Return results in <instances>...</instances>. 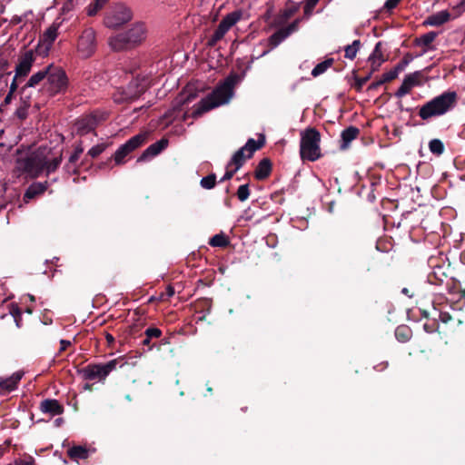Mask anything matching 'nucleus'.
<instances>
[{
    "instance_id": "obj_16",
    "label": "nucleus",
    "mask_w": 465,
    "mask_h": 465,
    "mask_svg": "<svg viewBox=\"0 0 465 465\" xmlns=\"http://www.w3.org/2000/svg\"><path fill=\"white\" fill-rule=\"evenodd\" d=\"M34 62V52L32 50L26 51L19 59V63L15 68V76H26L31 70Z\"/></svg>"
},
{
    "instance_id": "obj_12",
    "label": "nucleus",
    "mask_w": 465,
    "mask_h": 465,
    "mask_svg": "<svg viewBox=\"0 0 465 465\" xmlns=\"http://www.w3.org/2000/svg\"><path fill=\"white\" fill-rule=\"evenodd\" d=\"M146 134H138L130 138L125 143L122 144L115 152L114 159L116 164L124 163V157L130 153L140 147L146 141Z\"/></svg>"
},
{
    "instance_id": "obj_20",
    "label": "nucleus",
    "mask_w": 465,
    "mask_h": 465,
    "mask_svg": "<svg viewBox=\"0 0 465 465\" xmlns=\"http://www.w3.org/2000/svg\"><path fill=\"white\" fill-rule=\"evenodd\" d=\"M439 33L430 31L419 37H416L413 41L415 46H422L423 54L427 51H434L436 47L433 45V41L437 38Z\"/></svg>"
},
{
    "instance_id": "obj_54",
    "label": "nucleus",
    "mask_w": 465,
    "mask_h": 465,
    "mask_svg": "<svg viewBox=\"0 0 465 465\" xmlns=\"http://www.w3.org/2000/svg\"><path fill=\"white\" fill-rule=\"evenodd\" d=\"M21 76H14V79L10 84V88H9V91L11 93H15L18 87V84H17V79L20 78Z\"/></svg>"
},
{
    "instance_id": "obj_42",
    "label": "nucleus",
    "mask_w": 465,
    "mask_h": 465,
    "mask_svg": "<svg viewBox=\"0 0 465 465\" xmlns=\"http://www.w3.org/2000/svg\"><path fill=\"white\" fill-rule=\"evenodd\" d=\"M104 6H102L96 0L92 2L87 7H86V13L89 16L95 15Z\"/></svg>"
},
{
    "instance_id": "obj_15",
    "label": "nucleus",
    "mask_w": 465,
    "mask_h": 465,
    "mask_svg": "<svg viewBox=\"0 0 465 465\" xmlns=\"http://www.w3.org/2000/svg\"><path fill=\"white\" fill-rule=\"evenodd\" d=\"M61 24L62 22L57 20L54 21V23L41 35L38 45V49L40 52L46 54L50 50L54 42L58 36V30L61 26Z\"/></svg>"
},
{
    "instance_id": "obj_34",
    "label": "nucleus",
    "mask_w": 465,
    "mask_h": 465,
    "mask_svg": "<svg viewBox=\"0 0 465 465\" xmlns=\"http://www.w3.org/2000/svg\"><path fill=\"white\" fill-rule=\"evenodd\" d=\"M430 152L437 156H440L444 152V144L440 139H432L429 143Z\"/></svg>"
},
{
    "instance_id": "obj_53",
    "label": "nucleus",
    "mask_w": 465,
    "mask_h": 465,
    "mask_svg": "<svg viewBox=\"0 0 465 465\" xmlns=\"http://www.w3.org/2000/svg\"><path fill=\"white\" fill-rule=\"evenodd\" d=\"M384 81L382 79H380L379 81H376V82H373L371 83L369 86H368V90H376L378 89L381 85L384 84Z\"/></svg>"
},
{
    "instance_id": "obj_43",
    "label": "nucleus",
    "mask_w": 465,
    "mask_h": 465,
    "mask_svg": "<svg viewBox=\"0 0 465 465\" xmlns=\"http://www.w3.org/2000/svg\"><path fill=\"white\" fill-rule=\"evenodd\" d=\"M399 75V73H398V70H396L395 66L387 71V73H385L381 79L384 81V83H389V82H391L392 80L396 79Z\"/></svg>"
},
{
    "instance_id": "obj_24",
    "label": "nucleus",
    "mask_w": 465,
    "mask_h": 465,
    "mask_svg": "<svg viewBox=\"0 0 465 465\" xmlns=\"http://www.w3.org/2000/svg\"><path fill=\"white\" fill-rule=\"evenodd\" d=\"M96 126V118L94 115H88L79 119L76 122L77 132L80 134H85L93 131Z\"/></svg>"
},
{
    "instance_id": "obj_57",
    "label": "nucleus",
    "mask_w": 465,
    "mask_h": 465,
    "mask_svg": "<svg viewBox=\"0 0 465 465\" xmlns=\"http://www.w3.org/2000/svg\"><path fill=\"white\" fill-rule=\"evenodd\" d=\"M13 94L14 93H11L10 91L8 92V94H6V96L5 97V100H4V104L6 105V104H9L13 99Z\"/></svg>"
},
{
    "instance_id": "obj_10",
    "label": "nucleus",
    "mask_w": 465,
    "mask_h": 465,
    "mask_svg": "<svg viewBox=\"0 0 465 465\" xmlns=\"http://www.w3.org/2000/svg\"><path fill=\"white\" fill-rule=\"evenodd\" d=\"M242 10H235L226 15L220 22L217 29L214 31L213 35L208 40L210 46H214L218 41H220L225 34L242 17Z\"/></svg>"
},
{
    "instance_id": "obj_22",
    "label": "nucleus",
    "mask_w": 465,
    "mask_h": 465,
    "mask_svg": "<svg viewBox=\"0 0 465 465\" xmlns=\"http://www.w3.org/2000/svg\"><path fill=\"white\" fill-rule=\"evenodd\" d=\"M40 410L44 413L55 416L63 413L64 407L58 402V401L47 399L40 403Z\"/></svg>"
},
{
    "instance_id": "obj_36",
    "label": "nucleus",
    "mask_w": 465,
    "mask_h": 465,
    "mask_svg": "<svg viewBox=\"0 0 465 465\" xmlns=\"http://www.w3.org/2000/svg\"><path fill=\"white\" fill-rule=\"evenodd\" d=\"M228 239L223 233L215 234L209 242L212 246L214 247H224L228 244Z\"/></svg>"
},
{
    "instance_id": "obj_35",
    "label": "nucleus",
    "mask_w": 465,
    "mask_h": 465,
    "mask_svg": "<svg viewBox=\"0 0 465 465\" xmlns=\"http://www.w3.org/2000/svg\"><path fill=\"white\" fill-rule=\"evenodd\" d=\"M298 10V6L292 5L290 7L285 8L280 15L278 18V24H282L286 22L289 18H291L295 12Z\"/></svg>"
},
{
    "instance_id": "obj_60",
    "label": "nucleus",
    "mask_w": 465,
    "mask_h": 465,
    "mask_svg": "<svg viewBox=\"0 0 465 465\" xmlns=\"http://www.w3.org/2000/svg\"><path fill=\"white\" fill-rule=\"evenodd\" d=\"M401 293L408 296L409 298H413V292H411V291L407 289V287H404L401 290Z\"/></svg>"
},
{
    "instance_id": "obj_31",
    "label": "nucleus",
    "mask_w": 465,
    "mask_h": 465,
    "mask_svg": "<svg viewBox=\"0 0 465 465\" xmlns=\"http://www.w3.org/2000/svg\"><path fill=\"white\" fill-rule=\"evenodd\" d=\"M352 74L354 83L351 84V87L354 88L357 92H361L362 86L371 79V73H369L364 77H359L357 74V70H353Z\"/></svg>"
},
{
    "instance_id": "obj_5",
    "label": "nucleus",
    "mask_w": 465,
    "mask_h": 465,
    "mask_svg": "<svg viewBox=\"0 0 465 465\" xmlns=\"http://www.w3.org/2000/svg\"><path fill=\"white\" fill-rule=\"evenodd\" d=\"M48 74L45 84V91L54 96L57 94L64 93L68 85V78L65 72L59 66L49 64L47 66Z\"/></svg>"
},
{
    "instance_id": "obj_17",
    "label": "nucleus",
    "mask_w": 465,
    "mask_h": 465,
    "mask_svg": "<svg viewBox=\"0 0 465 465\" xmlns=\"http://www.w3.org/2000/svg\"><path fill=\"white\" fill-rule=\"evenodd\" d=\"M128 40L132 46H135L145 39L146 29L143 23H135L125 31Z\"/></svg>"
},
{
    "instance_id": "obj_33",
    "label": "nucleus",
    "mask_w": 465,
    "mask_h": 465,
    "mask_svg": "<svg viewBox=\"0 0 465 465\" xmlns=\"http://www.w3.org/2000/svg\"><path fill=\"white\" fill-rule=\"evenodd\" d=\"M68 455L72 459H86L88 457V450L82 446H74L68 450Z\"/></svg>"
},
{
    "instance_id": "obj_25",
    "label": "nucleus",
    "mask_w": 465,
    "mask_h": 465,
    "mask_svg": "<svg viewBox=\"0 0 465 465\" xmlns=\"http://www.w3.org/2000/svg\"><path fill=\"white\" fill-rule=\"evenodd\" d=\"M47 188V183H34L26 190L24 195L25 202L34 199L35 196L43 193Z\"/></svg>"
},
{
    "instance_id": "obj_14",
    "label": "nucleus",
    "mask_w": 465,
    "mask_h": 465,
    "mask_svg": "<svg viewBox=\"0 0 465 465\" xmlns=\"http://www.w3.org/2000/svg\"><path fill=\"white\" fill-rule=\"evenodd\" d=\"M299 20H295L287 27L281 28L272 34L267 40V44L270 46L269 50L262 52L261 55L267 54L271 50L277 47L282 41H284L291 34L295 32L298 27Z\"/></svg>"
},
{
    "instance_id": "obj_56",
    "label": "nucleus",
    "mask_w": 465,
    "mask_h": 465,
    "mask_svg": "<svg viewBox=\"0 0 465 465\" xmlns=\"http://www.w3.org/2000/svg\"><path fill=\"white\" fill-rule=\"evenodd\" d=\"M440 319L441 320L442 322H448L449 321L451 320V316L450 313L448 312H440Z\"/></svg>"
},
{
    "instance_id": "obj_26",
    "label": "nucleus",
    "mask_w": 465,
    "mask_h": 465,
    "mask_svg": "<svg viewBox=\"0 0 465 465\" xmlns=\"http://www.w3.org/2000/svg\"><path fill=\"white\" fill-rule=\"evenodd\" d=\"M359 134L360 129L354 127V125H351L350 127L343 130L341 134V138L342 142L341 147H347L351 141H353L359 136Z\"/></svg>"
},
{
    "instance_id": "obj_9",
    "label": "nucleus",
    "mask_w": 465,
    "mask_h": 465,
    "mask_svg": "<svg viewBox=\"0 0 465 465\" xmlns=\"http://www.w3.org/2000/svg\"><path fill=\"white\" fill-rule=\"evenodd\" d=\"M117 360H112L104 364H89L82 369L81 373L84 380L104 381L111 371L116 369Z\"/></svg>"
},
{
    "instance_id": "obj_32",
    "label": "nucleus",
    "mask_w": 465,
    "mask_h": 465,
    "mask_svg": "<svg viewBox=\"0 0 465 465\" xmlns=\"http://www.w3.org/2000/svg\"><path fill=\"white\" fill-rule=\"evenodd\" d=\"M9 63L5 54L0 51V77L5 79V84H7V77L11 74L8 72Z\"/></svg>"
},
{
    "instance_id": "obj_52",
    "label": "nucleus",
    "mask_w": 465,
    "mask_h": 465,
    "mask_svg": "<svg viewBox=\"0 0 465 465\" xmlns=\"http://www.w3.org/2000/svg\"><path fill=\"white\" fill-rule=\"evenodd\" d=\"M15 465H35V462L32 458H29L26 460H17L15 461Z\"/></svg>"
},
{
    "instance_id": "obj_46",
    "label": "nucleus",
    "mask_w": 465,
    "mask_h": 465,
    "mask_svg": "<svg viewBox=\"0 0 465 465\" xmlns=\"http://www.w3.org/2000/svg\"><path fill=\"white\" fill-rule=\"evenodd\" d=\"M423 329L428 333H433L439 329V323L436 321L426 322L423 325Z\"/></svg>"
},
{
    "instance_id": "obj_61",
    "label": "nucleus",
    "mask_w": 465,
    "mask_h": 465,
    "mask_svg": "<svg viewBox=\"0 0 465 465\" xmlns=\"http://www.w3.org/2000/svg\"><path fill=\"white\" fill-rule=\"evenodd\" d=\"M388 367V362H382L381 364H378L375 366V369H377L379 371H381V370H384Z\"/></svg>"
},
{
    "instance_id": "obj_44",
    "label": "nucleus",
    "mask_w": 465,
    "mask_h": 465,
    "mask_svg": "<svg viewBox=\"0 0 465 465\" xmlns=\"http://www.w3.org/2000/svg\"><path fill=\"white\" fill-rule=\"evenodd\" d=\"M105 150V145L104 144H97V145H94L93 146L89 151H88V154L93 157V158H95L97 157L99 154H101Z\"/></svg>"
},
{
    "instance_id": "obj_51",
    "label": "nucleus",
    "mask_w": 465,
    "mask_h": 465,
    "mask_svg": "<svg viewBox=\"0 0 465 465\" xmlns=\"http://www.w3.org/2000/svg\"><path fill=\"white\" fill-rule=\"evenodd\" d=\"M79 157L80 156L75 152L70 156L69 162L66 164V168L68 169V171H70L71 169L70 164H74L78 161Z\"/></svg>"
},
{
    "instance_id": "obj_30",
    "label": "nucleus",
    "mask_w": 465,
    "mask_h": 465,
    "mask_svg": "<svg viewBox=\"0 0 465 465\" xmlns=\"http://www.w3.org/2000/svg\"><path fill=\"white\" fill-rule=\"evenodd\" d=\"M361 46H362V43L360 41V39H355L351 45H347L344 48V57L353 60L356 58Z\"/></svg>"
},
{
    "instance_id": "obj_47",
    "label": "nucleus",
    "mask_w": 465,
    "mask_h": 465,
    "mask_svg": "<svg viewBox=\"0 0 465 465\" xmlns=\"http://www.w3.org/2000/svg\"><path fill=\"white\" fill-rule=\"evenodd\" d=\"M368 61L371 63L370 72L371 73L372 75L375 71L379 70L382 63L379 62L376 58L371 59V56H369Z\"/></svg>"
},
{
    "instance_id": "obj_48",
    "label": "nucleus",
    "mask_w": 465,
    "mask_h": 465,
    "mask_svg": "<svg viewBox=\"0 0 465 465\" xmlns=\"http://www.w3.org/2000/svg\"><path fill=\"white\" fill-rule=\"evenodd\" d=\"M400 2H401V0H387V2L385 3L384 8L387 10H391V9L395 8L399 5Z\"/></svg>"
},
{
    "instance_id": "obj_27",
    "label": "nucleus",
    "mask_w": 465,
    "mask_h": 465,
    "mask_svg": "<svg viewBox=\"0 0 465 465\" xmlns=\"http://www.w3.org/2000/svg\"><path fill=\"white\" fill-rule=\"evenodd\" d=\"M271 168H272V165H271V163L268 159H262L256 170H255V177L258 179V180H263L265 179L271 173Z\"/></svg>"
},
{
    "instance_id": "obj_64",
    "label": "nucleus",
    "mask_w": 465,
    "mask_h": 465,
    "mask_svg": "<svg viewBox=\"0 0 465 465\" xmlns=\"http://www.w3.org/2000/svg\"><path fill=\"white\" fill-rule=\"evenodd\" d=\"M460 299L465 301V289H460Z\"/></svg>"
},
{
    "instance_id": "obj_21",
    "label": "nucleus",
    "mask_w": 465,
    "mask_h": 465,
    "mask_svg": "<svg viewBox=\"0 0 465 465\" xmlns=\"http://www.w3.org/2000/svg\"><path fill=\"white\" fill-rule=\"evenodd\" d=\"M450 13L448 10H441L438 13L428 15L422 23L424 26H440L449 22Z\"/></svg>"
},
{
    "instance_id": "obj_41",
    "label": "nucleus",
    "mask_w": 465,
    "mask_h": 465,
    "mask_svg": "<svg viewBox=\"0 0 465 465\" xmlns=\"http://www.w3.org/2000/svg\"><path fill=\"white\" fill-rule=\"evenodd\" d=\"M250 196V190L248 184L239 186L237 190V197L241 202L246 201Z\"/></svg>"
},
{
    "instance_id": "obj_49",
    "label": "nucleus",
    "mask_w": 465,
    "mask_h": 465,
    "mask_svg": "<svg viewBox=\"0 0 465 465\" xmlns=\"http://www.w3.org/2000/svg\"><path fill=\"white\" fill-rule=\"evenodd\" d=\"M237 171L238 170H235V168L233 170H229V168L227 167V171L225 172L223 177L221 179L220 182L223 183L224 181L230 180Z\"/></svg>"
},
{
    "instance_id": "obj_40",
    "label": "nucleus",
    "mask_w": 465,
    "mask_h": 465,
    "mask_svg": "<svg viewBox=\"0 0 465 465\" xmlns=\"http://www.w3.org/2000/svg\"><path fill=\"white\" fill-rule=\"evenodd\" d=\"M413 60L411 54H406L403 58L395 65L396 70L400 74Z\"/></svg>"
},
{
    "instance_id": "obj_45",
    "label": "nucleus",
    "mask_w": 465,
    "mask_h": 465,
    "mask_svg": "<svg viewBox=\"0 0 465 465\" xmlns=\"http://www.w3.org/2000/svg\"><path fill=\"white\" fill-rule=\"evenodd\" d=\"M144 334L151 339L159 338L162 335V331L158 328L150 327L145 330Z\"/></svg>"
},
{
    "instance_id": "obj_2",
    "label": "nucleus",
    "mask_w": 465,
    "mask_h": 465,
    "mask_svg": "<svg viewBox=\"0 0 465 465\" xmlns=\"http://www.w3.org/2000/svg\"><path fill=\"white\" fill-rule=\"evenodd\" d=\"M458 103V94L455 91H445L423 104L418 112L422 120L440 116L452 110Z\"/></svg>"
},
{
    "instance_id": "obj_11",
    "label": "nucleus",
    "mask_w": 465,
    "mask_h": 465,
    "mask_svg": "<svg viewBox=\"0 0 465 465\" xmlns=\"http://www.w3.org/2000/svg\"><path fill=\"white\" fill-rule=\"evenodd\" d=\"M261 146L262 143H257L254 139H249L244 146L235 152L227 167L234 165L235 170H239L243 165L245 160L251 158L253 153L261 148Z\"/></svg>"
},
{
    "instance_id": "obj_6",
    "label": "nucleus",
    "mask_w": 465,
    "mask_h": 465,
    "mask_svg": "<svg viewBox=\"0 0 465 465\" xmlns=\"http://www.w3.org/2000/svg\"><path fill=\"white\" fill-rule=\"evenodd\" d=\"M300 153L302 160L316 161L320 157V134L313 129H307L301 134Z\"/></svg>"
},
{
    "instance_id": "obj_59",
    "label": "nucleus",
    "mask_w": 465,
    "mask_h": 465,
    "mask_svg": "<svg viewBox=\"0 0 465 465\" xmlns=\"http://www.w3.org/2000/svg\"><path fill=\"white\" fill-rule=\"evenodd\" d=\"M174 294V290L172 286H168L166 288V292H165V295L167 296V298H170L172 297L173 295Z\"/></svg>"
},
{
    "instance_id": "obj_62",
    "label": "nucleus",
    "mask_w": 465,
    "mask_h": 465,
    "mask_svg": "<svg viewBox=\"0 0 465 465\" xmlns=\"http://www.w3.org/2000/svg\"><path fill=\"white\" fill-rule=\"evenodd\" d=\"M11 22L16 25L22 22V18L20 16L15 15L12 18Z\"/></svg>"
},
{
    "instance_id": "obj_29",
    "label": "nucleus",
    "mask_w": 465,
    "mask_h": 465,
    "mask_svg": "<svg viewBox=\"0 0 465 465\" xmlns=\"http://www.w3.org/2000/svg\"><path fill=\"white\" fill-rule=\"evenodd\" d=\"M48 74L47 66L34 74L25 85L24 89L26 87H35L38 84H40L43 80L46 79V74Z\"/></svg>"
},
{
    "instance_id": "obj_1",
    "label": "nucleus",
    "mask_w": 465,
    "mask_h": 465,
    "mask_svg": "<svg viewBox=\"0 0 465 465\" xmlns=\"http://www.w3.org/2000/svg\"><path fill=\"white\" fill-rule=\"evenodd\" d=\"M62 153H53L47 149H38L25 157L16 160V168L31 177H38L43 173H54L61 164Z\"/></svg>"
},
{
    "instance_id": "obj_23",
    "label": "nucleus",
    "mask_w": 465,
    "mask_h": 465,
    "mask_svg": "<svg viewBox=\"0 0 465 465\" xmlns=\"http://www.w3.org/2000/svg\"><path fill=\"white\" fill-rule=\"evenodd\" d=\"M168 144L167 140L162 139L151 144L138 158V162L145 160L147 157H153L160 153Z\"/></svg>"
},
{
    "instance_id": "obj_13",
    "label": "nucleus",
    "mask_w": 465,
    "mask_h": 465,
    "mask_svg": "<svg viewBox=\"0 0 465 465\" xmlns=\"http://www.w3.org/2000/svg\"><path fill=\"white\" fill-rule=\"evenodd\" d=\"M425 81V76L422 71H414L412 74H407L401 84V85L395 92L397 97H402L409 94L412 87L420 86Z\"/></svg>"
},
{
    "instance_id": "obj_3",
    "label": "nucleus",
    "mask_w": 465,
    "mask_h": 465,
    "mask_svg": "<svg viewBox=\"0 0 465 465\" xmlns=\"http://www.w3.org/2000/svg\"><path fill=\"white\" fill-rule=\"evenodd\" d=\"M232 88L233 80L230 78L226 79L222 84L217 86L211 94L199 102L193 111V114L197 116L201 115L211 109L228 103L232 96Z\"/></svg>"
},
{
    "instance_id": "obj_55",
    "label": "nucleus",
    "mask_w": 465,
    "mask_h": 465,
    "mask_svg": "<svg viewBox=\"0 0 465 465\" xmlns=\"http://www.w3.org/2000/svg\"><path fill=\"white\" fill-rule=\"evenodd\" d=\"M71 345V341L67 340L60 341V351H65Z\"/></svg>"
},
{
    "instance_id": "obj_4",
    "label": "nucleus",
    "mask_w": 465,
    "mask_h": 465,
    "mask_svg": "<svg viewBox=\"0 0 465 465\" xmlns=\"http://www.w3.org/2000/svg\"><path fill=\"white\" fill-rule=\"evenodd\" d=\"M132 9L123 3L112 5L104 13L103 24L106 28L116 30L133 19Z\"/></svg>"
},
{
    "instance_id": "obj_19",
    "label": "nucleus",
    "mask_w": 465,
    "mask_h": 465,
    "mask_svg": "<svg viewBox=\"0 0 465 465\" xmlns=\"http://www.w3.org/2000/svg\"><path fill=\"white\" fill-rule=\"evenodd\" d=\"M108 45L113 51L119 52L133 47L125 32L115 34L108 38Z\"/></svg>"
},
{
    "instance_id": "obj_63",
    "label": "nucleus",
    "mask_w": 465,
    "mask_h": 465,
    "mask_svg": "<svg viewBox=\"0 0 465 465\" xmlns=\"http://www.w3.org/2000/svg\"><path fill=\"white\" fill-rule=\"evenodd\" d=\"M150 341H151V338H148L147 336H145V339L143 341V344L146 345V346H149L150 345Z\"/></svg>"
},
{
    "instance_id": "obj_37",
    "label": "nucleus",
    "mask_w": 465,
    "mask_h": 465,
    "mask_svg": "<svg viewBox=\"0 0 465 465\" xmlns=\"http://www.w3.org/2000/svg\"><path fill=\"white\" fill-rule=\"evenodd\" d=\"M382 42H378L376 45L374 46V50L371 53V59L376 58L379 62L383 63L386 61V58L384 57V54L381 50Z\"/></svg>"
},
{
    "instance_id": "obj_38",
    "label": "nucleus",
    "mask_w": 465,
    "mask_h": 465,
    "mask_svg": "<svg viewBox=\"0 0 465 465\" xmlns=\"http://www.w3.org/2000/svg\"><path fill=\"white\" fill-rule=\"evenodd\" d=\"M215 183L216 176L214 174L207 175L201 180V185L204 189H213L215 186Z\"/></svg>"
},
{
    "instance_id": "obj_39",
    "label": "nucleus",
    "mask_w": 465,
    "mask_h": 465,
    "mask_svg": "<svg viewBox=\"0 0 465 465\" xmlns=\"http://www.w3.org/2000/svg\"><path fill=\"white\" fill-rule=\"evenodd\" d=\"M320 0H305L303 6L304 17L308 18L313 12L314 7Z\"/></svg>"
},
{
    "instance_id": "obj_18",
    "label": "nucleus",
    "mask_w": 465,
    "mask_h": 465,
    "mask_svg": "<svg viewBox=\"0 0 465 465\" xmlns=\"http://www.w3.org/2000/svg\"><path fill=\"white\" fill-rule=\"evenodd\" d=\"M23 376L24 371H18L5 379L0 378V394H5L15 390Z\"/></svg>"
},
{
    "instance_id": "obj_28",
    "label": "nucleus",
    "mask_w": 465,
    "mask_h": 465,
    "mask_svg": "<svg viewBox=\"0 0 465 465\" xmlns=\"http://www.w3.org/2000/svg\"><path fill=\"white\" fill-rule=\"evenodd\" d=\"M396 339L401 342H406L411 339V330L408 325H400L394 331Z\"/></svg>"
},
{
    "instance_id": "obj_50",
    "label": "nucleus",
    "mask_w": 465,
    "mask_h": 465,
    "mask_svg": "<svg viewBox=\"0 0 465 465\" xmlns=\"http://www.w3.org/2000/svg\"><path fill=\"white\" fill-rule=\"evenodd\" d=\"M333 58H328L322 62V74L332 65Z\"/></svg>"
},
{
    "instance_id": "obj_58",
    "label": "nucleus",
    "mask_w": 465,
    "mask_h": 465,
    "mask_svg": "<svg viewBox=\"0 0 465 465\" xmlns=\"http://www.w3.org/2000/svg\"><path fill=\"white\" fill-rule=\"evenodd\" d=\"M312 76H314V77H317L318 75H320V64H317L313 67V69H312Z\"/></svg>"
},
{
    "instance_id": "obj_7",
    "label": "nucleus",
    "mask_w": 465,
    "mask_h": 465,
    "mask_svg": "<svg viewBox=\"0 0 465 465\" xmlns=\"http://www.w3.org/2000/svg\"><path fill=\"white\" fill-rule=\"evenodd\" d=\"M149 85L150 82L147 78H136L129 84L126 90L117 91L114 94V100L118 104L133 101L139 97Z\"/></svg>"
},
{
    "instance_id": "obj_8",
    "label": "nucleus",
    "mask_w": 465,
    "mask_h": 465,
    "mask_svg": "<svg viewBox=\"0 0 465 465\" xmlns=\"http://www.w3.org/2000/svg\"><path fill=\"white\" fill-rule=\"evenodd\" d=\"M97 41L96 32L92 27L84 28L80 34L77 41V53L82 58L91 57L96 51Z\"/></svg>"
}]
</instances>
